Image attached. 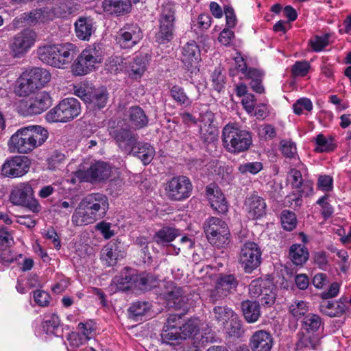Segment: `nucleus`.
<instances>
[{"mask_svg":"<svg viewBox=\"0 0 351 351\" xmlns=\"http://www.w3.org/2000/svg\"><path fill=\"white\" fill-rule=\"evenodd\" d=\"M100 219L92 210L86 209L84 205L79 203L72 215L71 221L75 226H82L92 224Z\"/></svg>","mask_w":351,"mask_h":351,"instance_id":"393cba45","label":"nucleus"},{"mask_svg":"<svg viewBox=\"0 0 351 351\" xmlns=\"http://www.w3.org/2000/svg\"><path fill=\"white\" fill-rule=\"evenodd\" d=\"M80 203L84 205L86 209L92 210L101 219L105 217L109 207L108 197L99 193L86 195Z\"/></svg>","mask_w":351,"mask_h":351,"instance_id":"aec40b11","label":"nucleus"},{"mask_svg":"<svg viewBox=\"0 0 351 351\" xmlns=\"http://www.w3.org/2000/svg\"><path fill=\"white\" fill-rule=\"evenodd\" d=\"M77 329L83 337H86L87 340L95 337L97 334L96 324L92 321H88L85 323H80Z\"/></svg>","mask_w":351,"mask_h":351,"instance_id":"603ef678","label":"nucleus"},{"mask_svg":"<svg viewBox=\"0 0 351 351\" xmlns=\"http://www.w3.org/2000/svg\"><path fill=\"white\" fill-rule=\"evenodd\" d=\"M237 286L238 281L234 275H221L217 280L215 289L210 293V300L215 302L219 298L234 293Z\"/></svg>","mask_w":351,"mask_h":351,"instance_id":"a211bd4d","label":"nucleus"},{"mask_svg":"<svg viewBox=\"0 0 351 351\" xmlns=\"http://www.w3.org/2000/svg\"><path fill=\"white\" fill-rule=\"evenodd\" d=\"M81 112V105L74 97L62 99L59 104L51 109L45 115L49 123L68 122L73 120Z\"/></svg>","mask_w":351,"mask_h":351,"instance_id":"6e6552de","label":"nucleus"},{"mask_svg":"<svg viewBox=\"0 0 351 351\" xmlns=\"http://www.w3.org/2000/svg\"><path fill=\"white\" fill-rule=\"evenodd\" d=\"M180 235V231L178 229L170 226H164L160 230L156 232L154 235V241L158 244L167 245L172 242Z\"/></svg>","mask_w":351,"mask_h":351,"instance_id":"58836bf2","label":"nucleus"},{"mask_svg":"<svg viewBox=\"0 0 351 351\" xmlns=\"http://www.w3.org/2000/svg\"><path fill=\"white\" fill-rule=\"evenodd\" d=\"M281 223L286 230L291 231L294 229L296 226L295 214L289 210H283L281 214Z\"/></svg>","mask_w":351,"mask_h":351,"instance_id":"680f3d73","label":"nucleus"},{"mask_svg":"<svg viewBox=\"0 0 351 351\" xmlns=\"http://www.w3.org/2000/svg\"><path fill=\"white\" fill-rule=\"evenodd\" d=\"M308 310L306 302L302 300H295L289 306V312L296 318H300L304 315Z\"/></svg>","mask_w":351,"mask_h":351,"instance_id":"052dcab7","label":"nucleus"},{"mask_svg":"<svg viewBox=\"0 0 351 351\" xmlns=\"http://www.w3.org/2000/svg\"><path fill=\"white\" fill-rule=\"evenodd\" d=\"M51 104V99L46 91L37 93L26 104V114L32 115L40 114L47 110Z\"/></svg>","mask_w":351,"mask_h":351,"instance_id":"4be33fe9","label":"nucleus"},{"mask_svg":"<svg viewBox=\"0 0 351 351\" xmlns=\"http://www.w3.org/2000/svg\"><path fill=\"white\" fill-rule=\"evenodd\" d=\"M36 89L44 87L51 80L50 73L43 68H33L25 71Z\"/></svg>","mask_w":351,"mask_h":351,"instance_id":"f704fd0d","label":"nucleus"},{"mask_svg":"<svg viewBox=\"0 0 351 351\" xmlns=\"http://www.w3.org/2000/svg\"><path fill=\"white\" fill-rule=\"evenodd\" d=\"M222 142L228 152L239 154L250 147L252 136L249 132L241 129L237 124L229 123L223 128Z\"/></svg>","mask_w":351,"mask_h":351,"instance_id":"423d86ee","label":"nucleus"},{"mask_svg":"<svg viewBox=\"0 0 351 351\" xmlns=\"http://www.w3.org/2000/svg\"><path fill=\"white\" fill-rule=\"evenodd\" d=\"M104 59V51L99 44L89 45L73 62L71 71L74 75H86L95 69Z\"/></svg>","mask_w":351,"mask_h":351,"instance_id":"0eeeda50","label":"nucleus"},{"mask_svg":"<svg viewBox=\"0 0 351 351\" xmlns=\"http://www.w3.org/2000/svg\"><path fill=\"white\" fill-rule=\"evenodd\" d=\"M102 6L108 14H121L130 11L131 3L130 0H104Z\"/></svg>","mask_w":351,"mask_h":351,"instance_id":"72a5a7b5","label":"nucleus"},{"mask_svg":"<svg viewBox=\"0 0 351 351\" xmlns=\"http://www.w3.org/2000/svg\"><path fill=\"white\" fill-rule=\"evenodd\" d=\"M128 311L131 318L141 321L152 317V305L147 302L138 301L130 306Z\"/></svg>","mask_w":351,"mask_h":351,"instance_id":"2f4dec72","label":"nucleus"},{"mask_svg":"<svg viewBox=\"0 0 351 351\" xmlns=\"http://www.w3.org/2000/svg\"><path fill=\"white\" fill-rule=\"evenodd\" d=\"M273 338L269 332L260 330L254 332L250 339V347L252 351H271Z\"/></svg>","mask_w":351,"mask_h":351,"instance_id":"b1692460","label":"nucleus"},{"mask_svg":"<svg viewBox=\"0 0 351 351\" xmlns=\"http://www.w3.org/2000/svg\"><path fill=\"white\" fill-rule=\"evenodd\" d=\"M130 126L134 129H140L147 124L148 120L144 111L138 106L132 107L129 110Z\"/></svg>","mask_w":351,"mask_h":351,"instance_id":"79ce46f5","label":"nucleus"},{"mask_svg":"<svg viewBox=\"0 0 351 351\" xmlns=\"http://www.w3.org/2000/svg\"><path fill=\"white\" fill-rule=\"evenodd\" d=\"M48 138L47 130L40 125H29L19 129L8 142L10 152L29 154L41 146Z\"/></svg>","mask_w":351,"mask_h":351,"instance_id":"f257e3e1","label":"nucleus"},{"mask_svg":"<svg viewBox=\"0 0 351 351\" xmlns=\"http://www.w3.org/2000/svg\"><path fill=\"white\" fill-rule=\"evenodd\" d=\"M80 5L73 0H60L53 5H47L44 8L36 10L29 14L31 21L45 23L55 18H65L75 13Z\"/></svg>","mask_w":351,"mask_h":351,"instance_id":"39448f33","label":"nucleus"},{"mask_svg":"<svg viewBox=\"0 0 351 351\" xmlns=\"http://www.w3.org/2000/svg\"><path fill=\"white\" fill-rule=\"evenodd\" d=\"M280 145L283 155L298 162L299 157L298 156L295 144L292 141L283 140L281 141Z\"/></svg>","mask_w":351,"mask_h":351,"instance_id":"bf43d9fd","label":"nucleus"},{"mask_svg":"<svg viewBox=\"0 0 351 351\" xmlns=\"http://www.w3.org/2000/svg\"><path fill=\"white\" fill-rule=\"evenodd\" d=\"M193 326L191 324V326ZM190 327V324L179 326L178 328L164 327L161 332V342L165 344L175 345L179 343L182 340L186 339V328Z\"/></svg>","mask_w":351,"mask_h":351,"instance_id":"c85d7f7f","label":"nucleus"},{"mask_svg":"<svg viewBox=\"0 0 351 351\" xmlns=\"http://www.w3.org/2000/svg\"><path fill=\"white\" fill-rule=\"evenodd\" d=\"M263 164L260 162H251L241 164L238 169L243 174L251 173L256 174L263 169Z\"/></svg>","mask_w":351,"mask_h":351,"instance_id":"e2e57ef3","label":"nucleus"},{"mask_svg":"<svg viewBox=\"0 0 351 351\" xmlns=\"http://www.w3.org/2000/svg\"><path fill=\"white\" fill-rule=\"evenodd\" d=\"M241 307L244 317L248 323H254L258 319L261 315L258 302L244 301L241 304Z\"/></svg>","mask_w":351,"mask_h":351,"instance_id":"4c0bfd02","label":"nucleus"},{"mask_svg":"<svg viewBox=\"0 0 351 351\" xmlns=\"http://www.w3.org/2000/svg\"><path fill=\"white\" fill-rule=\"evenodd\" d=\"M347 308V304L342 298L337 301H324L320 305V311L329 317L341 316Z\"/></svg>","mask_w":351,"mask_h":351,"instance_id":"c756f323","label":"nucleus"},{"mask_svg":"<svg viewBox=\"0 0 351 351\" xmlns=\"http://www.w3.org/2000/svg\"><path fill=\"white\" fill-rule=\"evenodd\" d=\"M75 53V47L69 43L44 45L37 50L38 56L43 62L62 69L71 62Z\"/></svg>","mask_w":351,"mask_h":351,"instance_id":"7ed1b4c3","label":"nucleus"},{"mask_svg":"<svg viewBox=\"0 0 351 351\" xmlns=\"http://www.w3.org/2000/svg\"><path fill=\"white\" fill-rule=\"evenodd\" d=\"M112 284L118 290L125 291L133 288V271L125 269L119 276L114 277Z\"/></svg>","mask_w":351,"mask_h":351,"instance_id":"ea45409f","label":"nucleus"},{"mask_svg":"<svg viewBox=\"0 0 351 351\" xmlns=\"http://www.w3.org/2000/svg\"><path fill=\"white\" fill-rule=\"evenodd\" d=\"M226 332L231 337H239L241 332V324L237 315H234L228 324L223 326Z\"/></svg>","mask_w":351,"mask_h":351,"instance_id":"13d9d810","label":"nucleus"},{"mask_svg":"<svg viewBox=\"0 0 351 351\" xmlns=\"http://www.w3.org/2000/svg\"><path fill=\"white\" fill-rule=\"evenodd\" d=\"M249 293L252 298H258L263 305H271L275 300L273 285L268 280H252L249 285Z\"/></svg>","mask_w":351,"mask_h":351,"instance_id":"2eb2a0df","label":"nucleus"},{"mask_svg":"<svg viewBox=\"0 0 351 351\" xmlns=\"http://www.w3.org/2000/svg\"><path fill=\"white\" fill-rule=\"evenodd\" d=\"M310 67L311 66L308 62L298 61L292 66V75L294 77H304L308 73Z\"/></svg>","mask_w":351,"mask_h":351,"instance_id":"338daca9","label":"nucleus"},{"mask_svg":"<svg viewBox=\"0 0 351 351\" xmlns=\"http://www.w3.org/2000/svg\"><path fill=\"white\" fill-rule=\"evenodd\" d=\"M323 323L321 317L315 314H309L304 319L303 327L308 333L315 335L322 326Z\"/></svg>","mask_w":351,"mask_h":351,"instance_id":"de8ad7c7","label":"nucleus"},{"mask_svg":"<svg viewBox=\"0 0 351 351\" xmlns=\"http://www.w3.org/2000/svg\"><path fill=\"white\" fill-rule=\"evenodd\" d=\"M10 199L14 205L27 207L34 213L40 210L41 206L34 198L33 189L28 183H21L15 186L11 192Z\"/></svg>","mask_w":351,"mask_h":351,"instance_id":"9b49d317","label":"nucleus"},{"mask_svg":"<svg viewBox=\"0 0 351 351\" xmlns=\"http://www.w3.org/2000/svg\"><path fill=\"white\" fill-rule=\"evenodd\" d=\"M93 20L87 17H80L75 23L76 36L82 40H88L95 32Z\"/></svg>","mask_w":351,"mask_h":351,"instance_id":"7c9ffc66","label":"nucleus"},{"mask_svg":"<svg viewBox=\"0 0 351 351\" xmlns=\"http://www.w3.org/2000/svg\"><path fill=\"white\" fill-rule=\"evenodd\" d=\"M127 60L121 56H112L106 62L105 69L112 74L125 71Z\"/></svg>","mask_w":351,"mask_h":351,"instance_id":"a18cd8bd","label":"nucleus"},{"mask_svg":"<svg viewBox=\"0 0 351 351\" xmlns=\"http://www.w3.org/2000/svg\"><path fill=\"white\" fill-rule=\"evenodd\" d=\"M170 93L173 99L180 105H191V101L182 87L175 85L171 88Z\"/></svg>","mask_w":351,"mask_h":351,"instance_id":"6e6d98bb","label":"nucleus"},{"mask_svg":"<svg viewBox=\"0 0 351 351\" xmlns=\"http://www.w3.org/2000/svg\"><path fill=\"white\" fill-rule=\"evenodd\" d=\"M328 195H325L320 197L317 201V204L319 205L321 207L322 215L325 219H328L332 216L334 213V209L332 206L328 202Z\"/></svg>","mask_w":351,"mask_h":351,"instance_id":"69168bd1","label":"nucleus"},{"mask_svg":"<svg viewBox=\"0 0 351 351\" xmlns=\"http://www.w3.org/2000/svg\"><path fill=\"white\" fill-rule=\"evenodd\" d=\"M129 64L126 66L125 71L128 76L132 79H140L145 73L147 68L146 59L145 57L140 56H136L131 61H127Z\"/></svg>","mask_w":351,"mask_h":351,"instance_id":"473e14b6","label":"nucleus"},{"mask_svg":"<svg viewBox=\"0 0 351 351\" xmlns=\"http://www.w3.org/2000/svg\"><path fill=\"white\" fill-rule=\"evenodd\" d=\"M126 252L119 240L108 242L101 250V260L108 267L114 266L123 258Z\"/></svg>","mask_w":351,"mask_h":351,"instance_id":"6ab92c4d","label":"nucleus"},{"mask_svg":"<svg viewBox=\"0 0 351 351\" xmlns=\"http://www.w3.org/2000/svg\"><path fill=\"white\" fill-rule=\"evenodd\" d=\"M74 95L80 97L91 108H103L108 100L106 88L101 86L98 88L90 86H75Z\"/></svg>","mask_w":351,"mask_h":351,"instance_id":"9d476101","label":"nucleus"},{"mask_svg":"<svg viewBox=\"0 0 351 351\" xmlns=\"http://www.w3.org/2000/svg\"><path fill=\"white\" fill-rule=\"evenodd\" d=\"M133 288L140 290H147L154 286L153 278L148 274H137L133 271Z\"/></svg>","mask_w":351,"mask_h":351,"instance_id":"49530a36","label":"nucleus"},{"mask_svg":"<svg viewBox=\"0 0 351 351\" xmlns=\"http://www.w3.org/2000/svg\"><path fill=\"white\" fill-rule=\"evenodd\" d=\"M290 258L295 265H302L308 258V252L304 245L293 244L289 250Z\"/></svg>","mask_w":351,"mask_h":351,"instance_id":"37998d69","label":"nucleus"},{"mask_svg":"<svg viewBox=\"0 0 351 351\" xmlns=\"http://www.w3.org/2000/svg\"><path fill=\"white\" fill-rule=\"evenodd\" d=\"M298 343L302 347L316 349L319 344V339L317 335L303 333L300 337Z\"/></svg>","mask_w":351,"mask_h":351,"instance_id":"4d7b16f0","label":"nucleus"},{"mask_svg":"<svg viewBox=\"0 0 351 351\" xmlns=\"http://www.w3.org/2000/svg\"><path fill=\"white\" fill-rule=\"evenodd\" d=\"M261 252L256 243L246 242L242 246L239 254V263L245 271L250 273L261 263Z\"/></svg>","mask_w":351,"mask_h":351,"instance_id":"dca6fc26","label":"nucleus"},{"mask_svg":"<svg viewBox=\"0 0 351 351\" xmlns=\"http://www.w3.org/2000/svg\"><path fill=\"white\" fill-rule=\"evenodd\" d=\"M293 165L295 168L290 170L289 173V179L293 187L299 189L302 186L303 183V179L300 171L304 168V165L301 162L300 158H298V162H295Z\"/></svg>","mask_w":351,"mask_h":351,"instance_id":"09e8293b","label":"nucleus"},{"mask_svg":"<svg viewBox=\"0 0 351 351\" xmlns=\"http://www.w3.org/2000/svg\"><path fill=\"white\" fill-rule=\"evenodd\" d=\"M143 38L141 29L136 24H128L117 33V40L123 49H130L136 45Z\"/></svg>","mask_w":351,"mask_h":351,"instance_id":"f3484780","label":"nucleus"},{"mask_svg":"<svg viewBox=\"0 0 351 351\" xmlns=\"http://www.w3.org/2000/svg\"><path fill=\"white\" fill-rule=\"evenodd\" d=\"M36 88L28 77V75L23 72L17 80L15 87V93L20 97H26L36 90Z\"/></svg>","mask_w":351,"mask_h":351,"instance_id":"c9c22d12","label":"nucleus"},{"mask_svg":"<svg viewBox=\"0 0 351 351\" xmlns=\"http://www.w3.org/2000/svg\"><path fill=\"white\" fill-rule=\"evenodd\" d=\"M167 304L176 308H185L186 296L182 295V290L180 287H175L171 291L165 294Z\"/></svg>","mask_w":351,"mask_h":351,"instance_id":"a19ab883","label":"nucleus"},{"mask_svg":"<svg viewBox=\"0 0 351 351\" xmlns=\"http://www.w3.org/2000/svg\"><path fill=\"white\" fill-rule=\"evenodd\" d=\"M36 34L31 29H25L16 34L10 40L9 47L14 58L23 56L34 45Z\"/></svg>","mask_w":351,"mask_h":351,"instance_id":"4468645a","label":"nucleus"},{"mask_svg":"<svg viewBox=\"0 0 351 351\" xmlns=\"http://www.w3.org/2000/svg\"><path fill=\"white\" fill-rule=\"evenodd\" d=\"M193 186L186 176H176L166 184L165 190L167 197L173 201H182L191 195Z\"/></svg>","mask_w":351,"mask_h":351,"instance_id":"f8f14e48","label":"nucleus"},{"mask_svg":"<svg viewBox=\"0 0 351 351\" xmlns=\"http://www.w3.org/2000/svg\"><path fill=\"white\" fill-rule=\"evenodd\" d=\"M100 219L92 210L86 209L84 205L79 203L72 215L71 221L75 226H82L92 224Z\"/></svg>","mask_w":351,"mask_h":351,"instance_id":"bb28decb","label":"nucleus"},{"mask_svg":"<svg viewBox=\"0 0 351 351\" xmlns=\"http://www.w3.org/2000/svg\"><path fill=\"white\" fill-rule=\"evenodd\" d=\"M247 79H250V86L252 90L258 93H262L264 88L261 84L263 74L255 69H249L247 73L243 76Z\"/></svg>","mask_w":351,"mask_h":351,"instance_id":"8fccbe9b","label":"nucleus"},{"mask_svg":"<svg viewBox=\"0 0 351 351\" xmlns=\"http://www.w3.org/2000/svg\"><path fill=\"white\" fill-rule=\"evenodd\" d=\"M206 195L211 207L219 213L228 211V204L221 189L217 186H209L206 189Z\"/></svg>","mask_w":351,"mask_h":351,"instance_id":"cd10ccee","label":"nucleus"},{"mask_svg":"<svg viewBox=\"0 0 351 351\" xmlns=\"http://www.w3.org/2000/svg\"><path fill=\"white\" fill-rule=\"evenodd\" d=\"M112 136L121 149L125 152L132 151L133 154L138 158L145 165L150 163L154 158V148L148 143L138 144L137 147H135L137 138L130 131L123 129L114 130L112 132Z\"/></svg>","mask_w":351,"mask_h":351,"instance_id":"20e7f679","label":"nucleus"},{"mask_svg":"<svg viewBox=\"0 0 351 351\" xmlns=\"http://www.w3.org/2000/svg\"><path fill=\"white\" fill-rule=\"evenodd\" d=\"M174 26L160 25L159 31L156 34V41L160 44L169 42L173 37Z\"/></svg>","mask_w":351,"mask_h":351,"instance_id":"864d4df0","label":"nucleus"},{"mask_svg":"<svg viewBox=\"0 0 351 351\" xmlns=\"http://www.w3.org/2000/svg\"><path fill=\"white\" fill-rule=\"evenodd\" d=\"M73 165L74 162H71L67 166L68 171H72L74 174V177L70 180L73 184L77 181L99 182L108 179L113 180L119 178L120 175L119 169L112 167L101 161L96 162L89 167H86V164L80 165L76 171H73Z\"/></svg>","mask_w":351,"mask_h":351,"instance_id":"f03ea898","label":"nucleus"},{"mask_svg":"<svg viewBox=\"0 0 351 351\" xmlns=\"http://www.w3.org/2000/svg\"><path fill=\"white\" fill-rule=\"evenodd\" d=\"M310 44L313 51L316 52L321 51L328 45V35L316 36L310 40Z\"/></svg>","mask_w":351,"mask_h":351,"instance_id":"774afa93","label":"nucleus"},{"mask_svg":"<svg viewBox=\"0 0 351 351\" xmlns=\"http://www.w3.org/2000/svg\"><path fill=\"white\" fill-rule=\"evenodd\" d=\"M244 209L249 219H258L265 214L266 203L262 197L254 194L246 198Z\"/></svg>","mask_w":351,"mask_h":351,"instance_id":"5701e85b","label":"nucleus"},{"mask_svg":"<svg viewBox=\"0 0 351 351\" xmlns=\"http://www.w3.org/2000/svg\"><path fill=\"white\" fill-rule=\"evenodd\" d=\"M30 165L31 161L26 156H10L1 165V175L9 178H21L29 171Z\"/></svg>","mask_w":351,"mask_h":351,"instance_id":"ddd939ff","label":"nucleus"},{"mask_svg":"<svg viewBox=\"0 0 351 351\" xmlns=\"http://www.w3.org/2000/svg\"><path fill=\"white\" fill-rule=\"evenodd\" d=\"M59 324L60 319L58 316L54 313H49L44 317L43 328L47 334H53Z\"/></svg>","mask_w":351,"mask_h":351,"instance_id":"3c124183","label":"nucleus"},{"mask_svg":"<svg viewBox=\"0 0 351 351\" xmlns=\"http://www.w3.org/2000/svg\"><path fill=\"white\" fill-rule=\"evenodd\" d=\"M316 147L315 151L317 153L330 152L335 149L337 144L332 136H325L322 134H319L315 138Z\"/></svg>","mask_w":351,"mask_h":351,"instance_id":"e433bc0d","label":"nucleus"},{"mask_svg":"<svg viewBox=\"0 0 351 351\" xmlns=\"http://www.w3.org/2000/svg\"><path fill=\"white\" fill-rule=\"evenodd\" d=\"M100 219L92 210L86 209L84 205L79 203L72 215L71 221L75 226H82L92 224Z\"/></svg>","mask_w":351,"mask_h":351,"instance_id":"a878e982","label":"nucleus"},{"mask_svg":"<svg viewBox=\"0 0 351 351\" xmlns=\"http://www.w3.org/2000/svg\"><path fill=\"white\" fill-rule=\"evenodd\" d=\"M201 60L200 50L193 41L189 42L182 48V62L191 74L199 71V62Z\"/></svg>","mask_w":351,"mask_h":351,"instance_id":"412c9836","label":"nucleus"},{"mask_svg":"<svg viewBox=\"0 0 351 351\" xmlns=\"http://www.w3.org/2000/svg\"><path fill=\"white\" fill-rule=\"evenodd\" d=\"M204 228L207 239L213 245L221 247L227 243L230 232L225 221L213 217L205 221Z\"/></svg>","mask_w":351,"mask_h":351,"instance_id":"1a4fd4ad","label":"nucleus"},{"mask_svg":"<svg viewBox=\"0 0 351 351\" xmlns=\"http://www.w3.org/2000/svg\"><path fill=\"white\" fill-rule=\"evenodd\" d=\"M213 317L221 326L228 324L237 314L226 306H217L213 308Z\"/></svg>","mask_w":351,"mask_h":351,"instance_id":"c03bdc74","label":"nucleus"},{"mask_svg":"<svg viewBox=\"0 0 351 351\" xmlns=\"http://www.w3.org/2000/svg\"><path fill=\"white\" fill-rule=\"evenodd\" d=\"M187 324H193L194 326H190V327H187V328H186V339L188 338H192L194 341L198 340L199 327L202 324L201 320L198 318L190 319L182 326H186Z\"/></svg>","mask_w":351,"mask_h":351,"instance_id":"5fc2aeb1","label":"nucleus"},{"mask_svg":"<svg viewBox=\"0 0 351 351\" xmlns=\"http://www.w3.org/2000/svg\"><path fill=\"white\" fill-rule=\"evenodd\" d=\"M293 109L296 114H301L305 111H311L313 109V104L309 99L301 98L293 105Z\"/></svg>","mask_w":351,"mask_h":351,"instance_id":"0e129e2a","label":"nucleus"}]
</instances>
